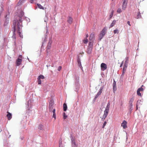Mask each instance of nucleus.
Wrapping results in <instances>:
<instances>
[{
    "label": "nucleus",
    "mask_w": 147,
    "mask_h": 147,
    "mask_svg": "<svg viewBox=\"0 0 147 147\" xmlns=\"http://www.w3.org/2000/svg\"><path fill=\"white\" fill-rule=\"evenodd\" d=\"M123 64V62H122V63H121V64L120 65V67H121L122 66Z\"/></svg>",
    "instance_id": "45"
},
{
    "label": "nucleus",
    "mask_w": 147,
    "mask_h": 147,
    "mask_svg": "<svg viewBox=\"0 0 147 147\" xmlns=\"http://www.w3.org/2000/svg\"><path fill=\"white\" fill-rule=\"evenodd\" d=\"M142 104V101L141 100H139L137 101L136 105V110H138V107L140 108Z\"/></svg>",
    "instance_id": "11"
},
{
    "label": "nucleus",
    "mask_w": 147,
    "mask_h": 147,
    "mask_svg": "<svg viewBox=\"0 0 147 147\" xmlns=\"http://www.w3.org/2000/svg\"><path fill=\"white\" fill-rule=\"evenodd\" d=\"M112 1H113L114 0H112Z\"/></svg>",
    "instance_id": "48"
},
{
    "label": "nucleus",
    "mask_w": 147,
    "mask_h": 147,
    "mask_svg": "<svg viewBox=\"0 0 147 147\" xmlns=\"http://www.w3.org/2000/svg\"><path fill=\"white\" fill-rule=\"evenodd\" d=\"M22 61V59H21L18 58L16 61V64L17 66H18L20 65Z\"/></svg>",
    "instance_id": "12"
},
{
    "label": "nucleus",
    "mask_w": 147,
    "mask_h": 147,
    "mask_svg": "<svg viewBox=\"0 0 147 147\" xmlns=\"http://www.w3.org/2000/svg\"><path fill=\"white\" fill-rule=\"evenodd\" d=\"M134 100V98L133 97L130 98L129 102V111H131L133 109V102Z\"/></svg>",
    "instance_id": "3"
},
{
    "label": "nucleus",
    "mask_w": 147,
    "mask_h": 147,
    "mask_svg": "<svg viewBox=\"0 0 147 147\" xmlns=\"http://www.w3.org/2000/svg\"><path fill=\"white\" fill-rule=\"evenodd\" d=\"M73 18L71 17H69L67 18V22L70 24H71L72 23Z\"/></svg>",
    "instance_id": "14"
},
{
    "label": "nucleus",
    "mask_w": 147,
    "mask_h": 147,
    "mask_svg": "<svg viewBox=\"0 0 147 147\" xmlns=\"http://www.w3.org/2000/svg\"><path fill=\"white\" fill-rule=\"evenodd\" d=\"M8 23V20H5V23H4V25H6Z\"/></svg>",
    "instance_id": "38"
},
{
    "label": "nucleus",
    "mask_w": 147,
    "mask_h": 147,
    "mask_svg": "<svg viewBox=\"0 0 147 147\" xmlns=\"http://www.w3.org/2000/svg\"><path fill=\"white\" fill-rule=\"evenodd\" d=\"M127 122L125 121L124 120L121 124V126L123 127V129H125L127 127Z\"/></svg>",
    "instance_id": "13"
},
{
    "label": "nucleus",
    "mask_w": 147,
    "mask_h": 147,
    "mask_svg": "<svg viewBox=\"0 0 147 147\" xmlns=\"http://www.w3.org/2000/svg\"><path fill=\"white\" fill-rule=\"evenodd\" d=\"M89 39L90 42H92L94 39V32H92L90 34L89 37Z\"/></svg>",
    "instance_id": "9"
},
{
    "label": "nucleus",
    "mask_w": 147,
    "mask_h": 147,
    "mask_svg": "<svg viewBox=\"0 0 147 147\" xmlns=\"http://www.w3.org/2000/svg\"><path fill=\"white\" fill-rule=\"evenodd\" d=\"M22 18L21 17H18L17 19L14 20L13 22V25L14 26L13 30V37L15 38V32L16 30L19 34L20 36L22 38L23 36L21 33L22 27Z\"/></svg>",
    "instance_id": "1"
},
{
    "label": "nucleus",
    "mask_w": 147,
    "mask_h": 147,
    "mask_svg": "<svg viewBox=\"0 0 147 147\" xmlns=\"http://www.w3.org/2000/svg\"><path fill=\"white\" fill-rule=\"evenodd\" d=\"M106 123H107L106 121H105V122H104V123L103 124V125L102 128H104V127H105V126L106 125Z\"/></svg>",
    "instance_id": "34"
},
{
    "label": "nucleus",
    "mask_w": 147,
    "mask_h": 147,
    "mask_svg": "<svg viewBox=\"0 0 147 147\" xmlns=\"http://www.w3.org/2000/svg\"><path fill=\"white\" fill-rule=\"evenodd\" d=\"M127 24L129 26H131V25L130 24V22L128 21L127 22Z\"/></svg>",
    "instance_id": "42"
},
{
    "label": "nucleus",
    "mask_w": 147,
    "mask_h": 147,
    "mask_svg": "<svg viewBox=\"0 0 147 147\" xmlns=\"http://www.w3.org/2000/svg\"><path fill=\"white\" fill-rule=\"evenodd\" d=\"M53 117L55 118V119H56V116H55V109H54L53 110Z\"/></svg>",
    "instance_id": "22"
},
{
    "label": "nucleus",
    "mask_w": 147,
    "mask_h": 147,
    "mask_svg": "<svg viewBox=\"0 0 147 147\" xmlns=\"http://www.w3.org/2000/svg\"><path fill=\"white\" fill-rule=\"evenodd\" d=\"M77 61L78 63V64L79 66L80 67H82L81 63L80 58L79 57L78 58Z\"/></svg>",
    "instance_id": "21"
},
{
    "label": "nucleus",
    "mask_w": 147,
    "mask_h": 147,
    "mask_svg": "<svg viewBox=\"0 0 147 147\" xmlns=\"http://www.w3.org/2000/svg\"><path fill=\"white\" fill-rule=\"evenodd\" d=\"M43 126L42 125L40 124L38 127V129L40 130H42L43 128Z\"/></svg>",
    "instance_id": "27"
},
{
    "label": "nucleus",
    "mask_w": 147,
    "mask_h": 147,
    "mask_svg": "<svg viewBox=\"0 0 147 147\" xmlns=\"http://www.w3.org/2000/svg\"><path fill=\"white\" fill-rule=\"evenodd\" d=\"M127 67H123V70L122 75H123L125 73Z\"/></svg>",
    "instance_id": "23"
},
{
    "label": "nucleus",
    "mask_w": 147,
    "mask_h": 147,
    "mask_svg": "<svg viewBox=\"0 0 147 147\" xmlns=\"http://www.w3.org/2000/svg\"><path fill=\"white\" fill-rule=\"evenodd\" d=\"M143 86V85H142L141 88H139L137 90V93L138 95V96H141V94L140 93V92L143 91V89L142 88V87Z\"/></svg>",
    "instance_id": "8"
},
{
    "label": "nucleus",
    "mask_w": 147,
    "mask_h": 147,
    "mask_svg": "<svg viewBox=\"0 0 147 147\" xmlns=\"http://www.w3.org/2000/svg\"><path fill=\"white\" fill-rule=\"evenodd\" d=\"M113 11H112L111 14L110 15V16H109L110 18H111L112 17V16H113Z\"/></svg>",
    "instance_id": "33"
},
{
    "label": "nucleus",
    "mask_w": 147,
    "mask_h": 147,
    "mask_svg": "<svg viewBox=\"0 0 147 147\" xmlns=\"http://www.w3.org/2000/svg\"><path fill=\"white\" fill-rule=\"evenodd\" d=\"M63 110L64 111H65L67 109V106L65 103H64L63 105Z\"/></svg>",
    "instance_id": "20"
},
{
    "label": "nucleus",
    "mask_w": 147,
    "mask_h": 147,
    "mask_svg": "<svg viewBox=\"0 0 147 147\" xmlns=\"http://www.w3.org/2000/svg\"><path fill=\"white\" fill-rule=\"evenodd\" d=\"M107 29L105 27L103 28L102 31L101 32L99 35V38L100 40H101L105 35L107 31Z\"/></svg>",
    "instance_id": "5"
},
{
    "label": "nucleus",
    "mask_w": 147,
    "mask_h": 147,
    "mask_svg": "<svg viewBox=\"0 0 147 147\" xmlns=\"http://www.w3.org/2000/svg\"><path fill=\"white\" fill-rule=\"evenodd\" d=\"M44 76L42 75H40L38 76V84H41V79H44Z\"/></svg>",
    "instance_id": "10"
},
{
    "label": "nucleus",
    "mask_w": 147,
    "mask_h": 147,
    "mask_svg": "<svg viewBox=\"0 0 147 147\" xmlns=\"http://www.w3.org/2000/svg\"><path fill=\"white\" fill-rule=\"evenodd\" d=\"M72 143H73V144H74V145H76V143L75 142V140H72Z\"/></svg>",
    "instance_id": "36"
},
{
    "label": "nucleus",
    "mask_w": 147,
    "mask_h": 147,
    "mask_svg": "<svg viewBox=\"0 0 147 147\" xmlns=\"http://www.w3.org/2000/svg\"><path fill=\"white\" fill-rule=\"evenodd\" d=\"M61 68H62L61 67V66H59V67L58 68V70L59 71H60V70L61 69Z\"/></svg>",
    "instance_id": "37"
},
{
    "label": "nucleus",
    "mask_w": 147,
    "mask_h": 147,
    "mask_svg": "<svg viewBox=\"0 0 147 147\" xmlns=\"http://www.w3.org/2000/svg\"><path fill=\"white\" fill-rule=\"evenodd\" d=\"M37 5L38 7H39V8L40 9H44V8L40 4L38 3L37 4Z\"/></svg>",
    "instance_id": "24"
},
{
    "label": "nucleus",
    "mask_w": 147,
    "mask_h": 147,
    "mask_svg": "<svg viewBox=\"0 0 147 147\" xmlns=\"http://www.w3.org/2000/svg\"><path fill=\"white\" fill-rule=\"evenodd\" d=\"M116 23V21L115 20H114L111 24L109 28H111L113 27L115 25Z\"/></svg>",
    "instance_id": "17"
},
{
    "label": "nucleus",
    "mask_w": 147,
    "mask_h": 147,
    "mask_svg": "<svg viewBox=\"0 0 147 147\" xmlns=\"http://www.w3.org/2000/svg\"><path fill=\"white\" fill-rule=\"evenodd\" d=\"M93 43L91 42H90L88 48L86 50V52L88 54H90L92 52L93 49Z\"/></svg>",
    "instance_id": "2"
},
{
    "label": "nucleus",
    "mask_w": 147,
    "mask_h": 147,
    "mask_svg": "<svg viewBox=\"0 0 147 147\" xmlns=\"http://www.w3.org/2000/svg\"><path fill=\"white\" fill-rule=\"evenodd\" d=\"M63 119H65L67 118V115H65V112H63Z\"/></svg>",
    "instance_id": "28"
},
{
    "label": "nucleus",
    "mask_w": 147,
    "mask_h": 147,
    "mask_svg": "<svg viewBox=\"0 0 147 147\" xmlns=\"http://www.w3.org/2000/svg\"><path fill=\"white\" fill-rule=\"evenodd\" d=\"M129 62V59L128 58H127L126 59L125 61V63L128 64Z\"/></svg>",
    "instance_id": "29"
},
{
    "label": "nucleus",
    "mask_w": 147,
    "mask_h": 147,
    "mask_svg": "<svg viewBox=\"0 0 147 147\" xmlns=\"http://www.w3.org/2000/svg\"><path fill=\"white\" fill-rule=\"evenodd\" d=\"M22 0H20L18 3V4L20 5L22 2Z\"/></svg>",
    "instance_id": "39"
},
{
    "label": "nucleus",
    "mask_w": 147,
    "mask_h": 147,
    "mask_svg": "<svg viewBox=\"0 0 147 147\" xmlns=\"http://www.w3.org/2000/svg\"><path fill=\"white\" fill-rule=\"evenodd\" d=\"M51 48V45L50 44L49 45V44H48L47 47V49H50Z\"/></svg>",
    "instance_id": "31"
},
{
    "label": "nucleus",
    "mask_w": 147,
    "mask_h": 147,
    "mask_svg": "<svg viewBox=\"0 0 147 147\" xmlns=\"http://www.w3.org/2000/svg\"><path fill=\"white\" fill-rule=\"evenodd\" d=\"M102 88H100L99 91L98 92V93L96 96L95 97V98H96L98 96H99L101 94L102 92Z\"/></svg>",
    "instance_id": "15"
},
{
    "label": "nucleus",
    "mask_w": 147,
    "mask_h": 147,
    "mask_svg": "<svg viewBox=\"0 0 147 147\" xmlns=\"http://www.w3.org/2000/svg\"><path fill=\"white\" fill-rule=\"evenodd\" d=\"M110 103L109 102H108L107 104V106H110Z\"/></svg>",
    "instance_id": "47"
},
{
    "label": "nucleus",
    "mask_w": 147,
    "mask_h": 147,
    "mask_svg": "<svg viewBox=\"0 0 147 147\" xmlns=\"http://www.w3.org/2000/svg\"><path fill=\"white\" fill-rule=\"evenodd\" d=\"M115 89H116V84L115 83L113 84V89L114 90H115H115Z\"/></svg>",
    "instance_id": "30"
},
{
    "label": "nucleus",
    "mask_w": 147,
    "mask_h": 147,
    "mask_svg": "<svg viewBox=\"0 0 147 147\" xmlns=\"http://www.w3.org/2000/svg\"><path fill=\"white\" fill-rule=\"evenodd\" d=\"M127 3H123L122 9L125 10L126 8Z\"/></svg>",
    "instance_id": "18"
},
{
    "label": "nucleus",
    "mask_w": 147,
    "mask_h": 147,
    "mask_svg": "<svg viewBox=\"0 0 147 147\" xmlns=\"http://www.w3.org/2000/svg\"><path fill=\"white\" fill-rule=\"evenodd\" d=\"M123 3H127L128 0H123Z\"/></svg>",
    "instance_id": "35"
},
{
    "label": "nucleus",
    "mask_w": 147,
    "mask_h": 147,
    "mask_svg": "<svg viewBox=\"0 0 147 147\" xmlns=\"http://www.w3.org/2000/svg\"><path fill=\"white\" fill-rule=\"evenodd\" d=\"M22 55H20L19 57V58L20 59H22Z\"/></svg>",
    "instance_id": "43"
},
{
    "label": "nucleus",
    "mask_w": 147,
    "mask_h": 147,
    "mask_svg": "<svg viewBox=\"0 0 147 147\" xmlns=\"http://www.w3.org/2000/svg\"><path fill=\"white\" fill-rule=\"evenodd\" d=\"M36 0H30V2L31 3H33L34 1H36Z\"/></svg>",
    "instance_id": "41"
},
{
    "label": "nucleus",
    "mask_w": 147,
    "mask_h": 147,
    "mask_svg": "<svg viewBox=\"0 0 147 147\" xmlns=\"http://www.w3.org/2000/svg\"><path fill=\"white\" fill-rule=\"evenodd\" d=\"M7 117L8 119L9 120H10L12 118V116L11 114L9 112H7Z\"/></svg>",
    "instance_id": "16"
},
{
    "label": "nucleus",
    "mask_w": 147,
    "mask_h": 147,
    "mask_svg": "<svg viewBox=\"0 0 147 147\" xmlns=\"http://www.w3.org/2000/svg\"><path fill=\"white\" fill-rule=\"evenodd\" d=\"M127 65H128V64L124 63L123 67H127Z\"/></svg>",
    "instance_id": "40"
},
{
    "label": "nucleus",
    "mask_w": 147,
    "mask_h": 147,
    "mask_svg": "<svg viewBox=\"0 0 147 147\" xmlns=\"http://www.w3.org/2000/svg\"><path fill=\"white\" fill-rule=\"evenodd\" d=\"M54 104V102L53 100L51 99L50 100L49 102V111L50 112H51L53 109V105Z\"/></svg>",
    "instance_id": "6"
},
{
    "label": "nucleus",
    "mask_w": 147,
    "mask_h": 147,
    "mask_svg": "<svg viewBox=\"0 0 147 147\" xmlns=\"http://www.w3.org/2000/svg\"><path fill=\"white\" fill-rule=\"evenodd\" d=\"M100 67L101 70L102 71H104L107 68V66L106 64L104 63H102L101 64Z\"/></svg>",
    "instance_id": "7"
},
{
    "label": "nucleus",
    "mask_w": 147,
    "mask_h": 147,
    "mask_svg": "<svg viewBox=\"0 0 147 147\" xmlns=\"http://www.w3.org/2000/svg\"><path fill=\"white\" fill-rule=\"evenodd\" d=\"M109 106H107L106 108L104 111V114L103 115V117L102 118V120H104L105 118L107 117L108 115V113L109 112Z\"/></svg>",
    "instance_id": "4"
},
{
    "label": "nucleus",
    "mask_w": 147,
    "mask_h": 147,
    "mask_svg": "<svg viewBox=\"0 0 147 147\" xmlns=\"http://www.w3.org/2000/svg\"><path fill=\"white\" fill-rule=\"evenodd\" d=\"M122 11L121 9L120 8H118L117 10V12L118 13H120Z\"/></svg>",
    "instance_id": "32"
},
{
    "label": "nucleus",
    "mask_w": 147,
    "mask_h": 147,
    "mask_svg": "<svg viewBox=\"0 0 147 147\" xmlns=\"http://www.w3.org/2000/svg\"><path fill=\"white\" fill-rule=\"evenodd\" d=\"M86 38H88V34H87L86 35Z\"/></svg>",
    "instance_id": "46"
},
{
    "label": "nucleus",
    "mask_w": 147,
    "mask_h": 147,
    "mask_svg": "<svg viewBox=\"0 0 147 147\" xmlns=\"http://www.w3.org/2000/svg\"><path fill=\"white\" fill-rule=\"evenodd\" d=\"M88 42V39L86 38L83 40V42L85 44H86Z\"/></svg>",
    "instance_id": "26"
},
{
    "label": "nucleus",
    "mask_w": 147,
    "mask_h": 147,
    "mask_svg": "<svg viewBox=\"0 0 147 147\" xmlns=\"http://www.w3.org/2000/svg\"><path fill=\"white\" fill-rule=\"evenodd\" d=\"M20 13H21V16H22L23 15H24V14L22 12V11H21V12H20Z\"/></svg>",
    "instance_id": "44"
},
{
    "label": "nucleus",
    "mask_w": 147,
    "mask_h": 147,
    "mask_svg": "<svg viewBox=\"0 0 147 147\" xmlns=\"http://www.w3.org/2000/svg\"><path fill=\"white\" fill-rule=\"evenodd\" d=\"M141 13L140 11H138V12L137 15V16L136 17V18L137 19L140 18H141Z\"/></svg>",
    "instance_id": "19"
},
{
    "label": "nucleus",
    "mask_w": 147,
    "mask_h": 147,
    "mask_svg": "<svg viewBox=\"0 0 147 147\" xmlns=\"http://www.w3.org/2000/svg\"><path fill=\"white\" fill-rule=\"evenodd\" d=\"M119 33V30L117 29H116L114 30V34H118Z\"/></svg>",
    "instance_id": "25"
}]
</instances>
